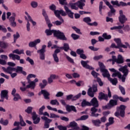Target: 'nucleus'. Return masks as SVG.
I'll return each mask as SVG.
<instances>
[{"instance_id":"f257e3e1","label":"nucleus","mask_w":130,"mask_h":130,"mask_svg":"<svg viewBox=\"0 0 130 130\" xmlns=\"http://www.w3.org/2000/svg\"><path fill=\"white\" fill-rule=\"evenodd\" d=\"M99 65L100 68V71L101 73H103L102 75L103 76V77L107 78L108 80L110 81V82L112 84V85H114V86H116V84H117L118 83L117 79H112L110 78V74H109L108 70L105 69V66H104V64H103V63L101 62H99Z\"/></svg>"},{"instance_id":"f03ea898","label":"nucleus","mask_w":130,"mask_h":130,"mask_svg":"<svg viewBox=\"0 0 130 130\" xmlns=\"http://www.w3.org/2000/svg\"><path fill=\"white\" fill-rule=\"evenodd\" d=\"M45 33L47 36L52 35L53 33L54 36L56 37L58 39H60V40H67V38L66 36H64V34H63V32H61L59 30L46 29L45 30Z\"/></svg>"},{"instance_id":"7ed1b4c3","label":"nucleus","mask_w":130,"mask_h":130,"mask_svg":"<svg viewBox=\"0 0 130 130\" xmlns=\"http://www.w3.org/2000/svg\"><path fill=\"white\" fill-rule=\"evenodd\" d=\"M126 108V107L123 105H121L119 107H117V111L114 114L115 116H116V117H119V116L123 117L125 114V110Z\"/></svg>"},{"instance_id":"20e7f679","label":"nucleus","mask_w":130,"mask_h":130,"mask_svg":"<svg viewBox=\"0 0 130 130\" xmlns=\"http://www.w3.org/2000/svg\"><path fill=\"white\" fill-rule=\"evenodd\" d=\"M114 41L117 43V46H116L115 44L113 43L111 46V47L112 48H121V47L123 48H127V47L129 46V45L127 42L125 43V45L122 44L120 39H114Z\"/></svg>"},{"instance_id":"39448f33","label":"nucleus","mask_w":130,"mask_h":130,"mask_svg":"<svg viewBox=\"0 0 130 130\" xmlns=\"http://www.w3.org/2000/svg\"><path fill=\"white\" fill-rule=\"evenodd\" d=\"M119 71L123 74V76L121 75V78L120 79H121L123 83H124V82H125L126 76L128 75V69H127V66H125L124 67L120 68Z\"/></svg>"},{"instance_id":"423d86ee","label":"nucleus","mask_w":130,"mask_h":130,"mask_svg":"<svg viewBox=\"0 0 130 130\" xmlns=\"http://www.w3.org/2000/svg\"><path fill=\"white\" fill-rule=\"evenodd\" d=\"M8 66H10V67H8L7 68H3V70L6 73H7V74H11L14 73V72H16V68L12 67H15L16 66V64L13 62H8Z\"/></svg>"},{"instance_id":"0eeeda50","label":"nucleus","mask_w":130,"mask_h":130,"mask_svg":"<svg viewBox=\"0 0 130 130\" xmlns=\"http://www.w3.org/2000/svg\"><path fill=\"white\" fill-rule=\"evenodd\" d=\"M46 48V45H43L42 46V48L37 51L38 53L40 54V58L42 60H44L45 59V52L46 50H45Z\"/></svg>"},{"instance_id":"6e6552de","label":"nucleus","mask_w":130,"mask_h":130,"mask_svg":"<svg viewBox=\"0 0 130 130\" xmlns=\"http://www.w3.org/2000/svg\"><path fill=\"white\" fill-rule=\"evenodd\" d=\"M119 15L118 19L120 23L121 24H124L127 21V18H126L125 15H123V11L122 10L119 11Z\"/></svg>"},{"instance_id":"1a4fd4ad","label":"nucleus","mask_w":130,"mask_h":130,"mask_svg":"<svg viewBox=\"0 0 130 130\" xmlns=\"http://www.w3.org/2000/svg\"><path fill=\"white\" fill-rule=\"evenodd\" d=\"M6 15L7 19H9L10 23H11V22H13L16 20V13H11V12H8L6 13Z\"/></svg>"},{"instance_id":"9d476101","label":"nucleus","mask_w":130,"mask_h":130,"mask_svg":"<svg viewBox=\"0 0 130 130\" xmlns=\"http://www.w3.org/2000/svg\"><path fill=\"white\" fill-rule=\"evenodd\" d=\"M41 119L44 120V128H49V123L52 121V120L49 119L46 116H42Z\"/></svg>"},{"instance_id":"9b49d317","label":"nucleus","mask_w":130,"mask_h":130,"mask_svg":"<svg viewBox=\"0 0 130 130\" xmlns=\"http://www.w3.org/2000/svg\"><path fill=\"white\" fill-rule=\"evenodd\" d=\"M116 105H117V101L111 100L108 105L105 106V108H107V109H110V108H112V107L116 106Z\"/></svg>"},{"instance_id":"f8f14e48","label":"nucleus","mask_w":130,"mask_h":130,"mask_svg":"<svg viewBox=\"0 0 130 130\" xmlns=\"http://www.w3.org/2000/svg\"><path fill=\"white\" fill-rule=\"evenodd\" d=\"M32 119L35 124H38L40 122V117H38V115L36 114V112H32Z\"/></svg>"},{"instance_id":"ddd939ff","label":"nucleus","mask_w":130,"mask_h":130,"mask_svg":"<svg viewBox=\"0 0 130 130\" xmlns=\"http://www.w3.org/2000/svg\"><path fill=\"white\" fill-rule=\"evenodd\" d=\"M9 91L7 90H3L1 92V99H5L9 100Z\"/></svg>"},{"instance_id":"4468645a","label":"nucleus","mask_w":130,"mask_h":130,"mask_svg":"<svg viewBox=\"0 0 130 130\" xmlns=\"http://www.w3.org/2000/svg\"><path fill=\"white\" fill-rule=\"evenodd\" d=\"M69 6H70L72 10H79V9H80V10H83V7H82V8H80V7L79 6V4H78V2H76L75 3H70Z\"/></svg>"},{"instance_id":"2eb2a0df","label":"nucleus","mask_w":130,"mask_h":130,"mask_svg":"<svg viewBox=\"0 0 130 130\" xmlns=\"http://www.w3.org/2000/svg\"><path fill=\"white\" fill-rule=\"evenodd\" d=\"M81 63L83 68H85V69H88V70H93V68L92 67L88 65V63H89L88 60H81Z\"/></svg>"},{"instance_id":"dca6fc26","label":"nucleus","mask_w":130,"mask_h":130,"mask_svg":"<svg viewBox=\"0 0 130 130\" xmlns=\"http://www.w3.org/2000/svg\"><path fill=\"white\" fill-rule=\"evenodd\" d=\"M90 106H93V107H98L99 106V104L98 103V101L96 98H93L90 101Z\"/></svg>"},{"instance_id":"f3484780","label":"nucleus","mask_w":130,"mask_h":130,"mask_svg":"<svg viewBox=\"0 0 130 130\" xmlns=\"http://www.w3.org/2000/svg\"><path fill=\"white\" fill-rule=\"evenodd\" d=\"M41 94H43L45 99H49V96H49L50 94L46 90H42L39 93V96H40Z\"/></svg>"},{"instance_id":"a211bd4d","label":"nucleus","mask_w":130,"mask_h":130,"mask_svg":"<svg viewBox=\"0 0 130 130\" xmlns=\"http://www.w3.org/2000/svg\"><path fill=\"white\" fill-rule=\"evenodd\" d=\"M99 99L100 100H106V101H108V96L107 94H105L103 92H101L99 95Z\"/></svg>"},{"instance_id":"6ab92c4d","label":"nucleus","mask_w":130,"mask_h":130,"mask_svg":"<svg viewBox=\"0 0 130 130\" xmlns=\"http://www.w3.org/2000/svg\"><path fill=\"white\" fill-rule=\"evenodd\" d=\"M58 76H56L55 74H51L50 77L48 78V82L49 84H51L53 82V80L57 79Z\"/></svg>"},{"instance_id":"aec40b11","label":"nucleus","mask_w":130,"mask_h":130,"mask_svg":"<svg viewBox=\"0 0 130 130\" xmlns=\"http://www.w3.org/2000/svg\"><path fill=\"white\" fill-rule=\"evenodd\" d=\"M64 9L66 13L68 14L69 17L73 19L74 18V13L72 12V11L69 9L67 6H64Z\"/></svg>"},{"instance_id":"412c9836","label":"nucleus","mask_w":130,"mask_h":130,"mask_svg":"<svg viewBox=\"0 0 130 130\" xmlns=\"http://www.w3.org/2000/svg\"><path fill=\"white\" fill-rule=\"evenodd\" d=\"M40 42H41L40 39H38L33 42H30L28 44V45L29 47H35V46H36V45H37L38 43H40Z\"/></svg>"},{"instance_id":"4be33fe9","label":"nucleus","mask_w":130,"mask_h":130,"mask_svg":"<svg viewBox=\"0 0 130 130\" xmlns=\"http://www.w3.org/2000/svg\"><path fill=\"white\" fill-rule=\"evenodd\" d=\"M91 116H93L94 117H97L99 116V114H95L97 111H98V109H96L95 107H92L91 109Z\"/></svg>"},{"instance_id":"5701e85b","label":"nucleus","mask_w":130,"mask_h":130,"mask_svg":"<svg viewBox=\"0 0 130 130\" xmlns=\"http://www.w3.org/2000/svg\"><path fill=\"white\" fill-rule=\"evenodd\" d=\"M9 57H10V58H12L13 60H16V59L17 60H20L21 58V57H20V56L12 53L9 54Z\"/></svg>"},{"instance_id":"b1692460","label":"nucleus","mask_w":130,"mask_h":130,"mask_svg":"<svg viewBox=\"0 0 130 130\" xmlns=\"http://www.w3.org/2000/svg\"><path fill=\"white\" fill-rule=\"evenodd\" d=\"M70 126L75 130H78L79 128V126H78V124L75 121L71 122L70 124Z\"/></svg>"},{"instance_id":"393cba45","label":"nucleus","mask_w":130,"mask_h":130,"mask_svg":"<svg viewBox=\"0 0 130 130\" xmlns=\"http://www.w3.org/2000/svg\"><path fill=\"white\" fill-rule=\"evenodd\" d=\"M66 109L67 111L69 112L71 111H74V112H77V110H76V107L73 106H67Z\"/></svg>"},{"instance_id":"a878e982","label":"nucleus","mask_w":130,"mask_h":130,"mask_svg":"<svg viewBox=\"0 0 130 130\" xmlns=\"http://www.w3.org/2000/svg\"><path fill=\"white\" fill-rule=\"evenodd\" d=\"M58 19L59 20H60V21L57 20L54 22V24H55V25H56V26H60V25H61L62 23L64 22L63 19H62V17H60Z\"/></svg>"},{"instance_id":"bb28decb","label":"nucleus","mask_w":130,"mask_h":130,"mask_svg":"<svg viewBox=\"0 0 130 130\" xmlns=\"http://www.w3.org/2000/svg\"><path fill=\"white\" fill-rule=\"evenodd\" d=\"M116 62L117 63H123V57L121 55L118 56Z\"/></svg>"},{"instance_id":"cd10ccee","label":"nucleus","mask_w":130,"mask_h":130,"mask_svg":"<svg viewBox=\"0 0 130 130\" xmlns=\"http://www.w3.org/2000/svg\"><path fill=\"white\" fill-rule=\"evenodd\" d=\"M83 21H84L85 23H87L88 26H90V24H91V22H92V19H91L90 17H87L83 18Z\"/></svg>"},{"instance_id":"c85d7f7f","label":"nucleus","mask_w":130,"mask_h":130,"mask_svg":"<svg viewBox=\"0 0 130 130\" xmlns=\"http://www.w3.org/2000/svg\"><path fill=\"white\" fill-rule=\"evenodd\" d=\"M92 122L95 126H100L101 124V121L99 119L92 120Z\"/></svg>"},{"instance_id":"c756f323","label":"nucleus","mask_w":130,"mask_h":130,"mask_svg":"<svg viewBox=\"0 0 130 130\" xmlns=\"http://www.w3.org/2000/svg\"><path fill=\"white\" fill-rule=\"evenodd\" d=\"M59 49H63L64 51H68L69 49H70V46H69V44H64L63 47H60Z\"/></svg>"},{"instance_id":"7c9ffc66","label":"nucleus","mask_w":130,"mask_h":130,"mask_svg":"<svg viewBox=\"0 0 130 130\" xmlns=\"http://www.w3.org/2000/svg\"><path fill=\"white\" fill-rule=\"evenodd\" d=\"M94 91H92V87H90L87 91L88 96L93 98V97H94Z\"/></svg>"},{"instance_id":"2f4dec72","label":"nucleus","mask_w":130,"mask_h":130,"mask_svg":"<svg viewBox=\"0 0 130 130\" xmlns=\"http://www.w3.org/2000/svg\"><path fill=\"white\" fill-rule=\"evenodd\" d=\"M85 3H86V0H80L77 2L78 5L82 9V7H85Z\"/></svg>"},{"instance_id":"473e14b6","label":"nucleus","mask_w":130,"mask_h":130,"mask_svg":"<svg viewBox=\"0 0 130 130\" xmlns=\"http://www.w3.org/2000/svg\"><path fill=\"white\" fill-rule=\"evenodd\" d=\"M9 46V44L4 41H0V47L1 48H7Z\"/></svg>"},{"instance_id":"72a5a7b5","label":"nucleus","mask_w":130,"mask_h":130,"mask_svg":"<svg viewBox=\"0 0 130 130\" xmlns=\"http://www.w3.org/2000/svg\"><path fill=\"white\" fill-rule=\"evenodd\" d=\"M112 77L113 78H115V77H118L119 79H120L121 78V74L119 72L116 71V72H114V73L112 75Z\"/></svg>"},{"instance_id":"f704fd0d","label":"nucleus","mask_w":130,"mask_h":130,"mask_svg":"<svg viewBox=\"0 0 130 130\" xmlns=\"http://www.w3.org/2000/svg\"><path fill=\"white\" fill-rule=\"evenodd\" d=\"M43 16L45 17L46 23H49V18H48V16L44 10H43Z\"/></svg>"},{"instance_id":"c9c22d12","label":"nucleus","mask_w":130,"mask_h":130,"mask_svg":"<svg viewBox=\"0 0 130 130\" xmlns=\"http://www.w3.org/2000/svg\"><path fill=\"white\" fill-rule=\"evenodd\" d=\"M123 27H124V24H123V23L122 24V25H118V26H117V30H118L119 33H121V34H123V31H122V30Z\"/></svg>"},{"instance_id":"e433bc0d","label":"nucleus","mask_w":130,"mask_h":130,"mask_svg":"<svg viewBox=\"0 0 130 130\" xmlns=\"http://www.w3.org/2000/svg\"><path fill=\"white\" fill-rule=\"evenodd\" d=\"M13 53H16V54H24V50H20L17 49L14 51H13Z\"/></svg>"},{"instance_id":"4c0bfd02","label":"nucleus","mask_w":130,"mask_h":130,"mask_svg":"<svg viewBox=\"0 0 130 130\" xmlns=\"http://www.w3.org/2000/svg\"><path fill=\"white\" fill-rule=\"evenodd\" d=\"M81 106L82 107H86V106H90V102H87V101L84 100L81 103Z\"/></svg>"},{"instance_id":"58836bf2","label":"nucleus","mask_w":130,"mask_h":130,"mask_svg":"<svg viewBox=\"0 0 130 130\" xmlns=\"http://www.w3.org/2000/svg\"><path fill=\"white\" fill-rule=\"evenodd\" d=\"M29 83V84L27 85L26 88H31V89H34V88H35L36 86L35 82L31 81Z\"/></svg>"},{"instance_id":"ea45409f","label":"nucleus","mask_w":130,"mask_h":130,"mask_svg":"<svg viewBox=\"0 0 130 130\" xmlns=\"http://www.w3.org/2000/svg\"><path fill=\"white\" fill-rule=\"evenodd\" d=\"M13 96L14 101H18L19 100H20V99H21V96H20V95L18 93H16L15 94H14V95H13Z\"/></svg>"},{"instance_id":"a19ab883","label":"nucleus","mask_w":130,"mask_h":130,"mask_svg":"<svg viewBox=\"0 0 130 130\" xmlns=\"http://www.w3.org/2000/svg\"><path fill=\"white\" fill-rule=\"evenodd\" d=\"M25 14L26 15V16H25V20H26V21H30L31 20H32V17H31V16H30V15H29V13H28V12H25Z\"/></svg>"},{"instance_id":"79ce46f5","label":"nucleus","mask_w":130,"mask_h":130,"mask_svg":"<svg viewBox=\"0 0 130 130\" xmlns=\"http://www.w3.org/2000/svg\"><path fill=\"white\" fill-rule=\"evenodd\" d=\"M19 118L20 125H21V126H25V125H26V123H25V122H24V120H23V117H22V116L19 115Z\"/></svg>"},{"instance_id":"37998d69","label":"nucleus","mask_w":130,"mask_h":130,"mask_svg":"<svg viewBox=\"0 0 130 130\" xmlns=\"http://www.w3.org/2000/svg\"><path fill=\"white\" fill-rule=\"evenodd\" d=\"M14 38V42L15 43L16 41H17V39L18 38H20V34L19 32H17L16 34H14L13 35Z\"/></svg>"},{"instance_id":"c03bdc74","label":"nucleus","mask_w":130,"mask_h":130,"mask_svg":"<svg viewBox=\"0 0 130 130\" xmlns=\"http://www.w3.org/2000/svg\"><path fill=\"white\" fill-rule=\"evenodd\" d=\"M50 104L51 105H59V103H58V101H57V100H51L50 102Z\"/></svg>"},{"instance_id":"a18cd8bd","label":"nucleus","mask_w":130,"mask_h":130,"mask_svg":"<svg viewBox=\"0 0 130 130\" xmlns=\"http://www.w3.org/2000/svg\"><path fill=\"white\" fill-rule=\"evenodd\" d=\"M103 37L107 40H109V39H111V36L110 35H107V33H104L103 34Z\"/></svg>"},{"instance_id":"49530a36","label":"nucleus","mask_w":130,"mask_h":130,"mask_svg":"<svg viewBox=\"0 0 130 130\" xmlns=\"http://www.w3.org/2000/svg\"><path fill=\"white\" fill-rule=\"evenodd\" d=\"M81 93H79V94H77L74 96V95H73L72 101H76V100H78V99H79V98L81 97Z\"/></svg>"},{"instance_id":"de8ad7c7","label":"nucleus","mask_w":130,"mask_h":130,"mask_svg":"<svg viewBox=\"0 0 130 130\" xmlns=\"http://www.w3.org/2000/svg\"><path fill=\"white\" fill-rule=\"evenodd\" d=\"M54 14L57 18H61V16H60V10H55Z\"/></svg>"},{"instance_id":"09e8293b","label":"nucleus","mask_w":130,"mask_h":130,"mask_svg":"<svg viewBox=\"0 0 130 130\" xmlns=\"http://www.w3.org/2000/svg\"><path fill=\"white\" fill-rule=\"evenodd\" d=\"M0 123H1V124H3V125H8L9 124V120H5L4 121L3 119H1L0 120Z\"/></svg>"},{"instance_id":"8fccbe9b","label":"nucleus","mask_w":130,"mask_h":130,"mask_svg":"<svg viewBox=\"0 0 130 130\" xmlns=\"http://www.w3.org/2000/svg\"><path fill=\"white\" fill-rule=\"evenodd\" d=\"M53 57L55 62H59V59L57 57V54H53Z\"/></svg>"},{"instance_id":"3c124183","label":"nucleus","mask_w":130,"mask_h":130,"mask_svg":"<svg viewBox=\"0 0 130 130\" xmlns=\"http://www.w3.org/2000/svg\"><path fill=\"white\" fill-rule=\"evenodd\" d=\"M30 5L32 8H33L34 9H36V8L38 7V3L35 1L32 2Z\"/></svg>"},{"instance_id":"603ef678","label":"nucleus","mask_w":130,"mask_h":130,"mask_svg":"<svg viewBox=\"0 0 130 130\" xmlns=\"http://www.w3.org/2000/svg\"><path fill=\"white\" fill-rule=\"evenodd\" d=\"M45 109V106H42L41 108L39 109V114L40 115H42L43 114V111Z\"/></svg>"},{"instance_id":"864d4df0","label":"nucleus","mask_w":130,"mask_h":130,"mask_svg":"<svg viewBox=\"0 0 130 130\" xmlns=\"http://www.w3.org/2000/svg\"><path fill=\"white\" fill-rule=\"evenodd\" d=\"M103 8V2H101L100 3V6H99V11H100V14L102 16L103 15L102 14V9Z\"/></svg>"},{"instance_id":"5fc2aeb1","label":"nucleus","mask_w":130,"mask_h":130,"mask_svg":"<svg viewBox=\"0 0 130 130\" xmlns=\"http://www.w3.org/2000/svg\"><path fill=\"white\" fill-rule=\"evenodd\" d=\"M119 90H120L121 93L122 95H125V89H124V88L122 87L121 85L119 86Z\"/></svg>"},{"instance_id":"6e6d98bb","label":"nucleus","mask_w":130,"mask_h":130,"mask_svg":"<svg viewBox=\"0 0 130 130\" xmlns=\"http://www.w3.org/2000/svg\"><path fill=\"white\" fill-rule=\"evenodd\" d=\"M85 83L83 81H79L78 82L76 83V85H77L78 87H81V86H84Z\"/></svg>"},{"instance_id":"4d7b16f0","label":"nucleus","mask_w":130,"mask_h":130,"mask_svg":"<svg viewBox=\"0 0 130 130\" xmlns=\"http://www.w3.org/2000/svg\"><path fill=\"white\" fill-rule=\"evenodd\" d=\"M111 4H112L113 6H117V7H119V3L117 0H116L115 1H111Z\"/></svg>"},{"instance_id":"13d9d810","label":"nucleus","mask_w":130,"mask_h":130,"mask_svg":"<svg viewBox=\"0 0 130 130\" xmlns=\"http://www.w3.org/2000/svg\"><path fill=\"white\" fill-rule=\"evenodd\" d=\"M71 37H72L74 40H77V39H79V38H80V36L75 34H72L71 35Z\"/></svg>"},{"instance_id":"bf43d9fd","label":"nucleus","mask_w":130,"mask_h":130,"mask_svg":"<svg viewBox=\"0 0 130 130\" xmlns=\"http://www.w3.org/2000/svg\"><path fill=\"white\" fill-rule=\"evenodd\" d=\"M118 99L120 100V101H121V102H126L127 101H128V100H129V99L128 98L123 99V98L121 96L119 97Z\"/></svg>"},{"instance_id":"052dcab7","label":"nucleus","mask_w":130,"mask_h":130,"mask_svg":"<svg viewBox=\"0 0 130 130\" xmlns=\"http://www.w3.org/2000/svg\"><path fill=\"white\" fill-rule=\"evenodd\" d=\"M72 28L76 32V33H78V34H82V32H81V30L80 29L77 28L76 26H73Z\"/></svg>"},{"instance_id":"680f3d73","label":"nucleus","mask_w":130,"mask_h":130,"mask_svg":"<svg viewBox=\"0 0 130 130\" xmlns=\"http://www.w3.org/2000/svg\"><path fill=\"white\" fill-rule=\"evenodd\" d=\"M23 71V68L21 67H17V68H15L16 73H21Z\"/></svg>"},{"instance_id":"e2e57ef3","label":"nucleus","mask_w":130,"mask_h":130,"mask_svg":"<svg viewBox=\"0 0 130 130\" xmlns=\"http://www.w3.org/2000/svg\"><path fill=\"white\" fill-rule=\"evenodd\" d=\"M76 52L77 54L81 55V54H83V53H84V50H83L82 49H78L77 50Z\"/></svg>"},{"instance_id":"0e129e2a","label":"nucleus","mask_w":130,"mask_h":130,"mask_svg":"<svg viewBox=\"0 0 130 130\" xmlns=\"http://www.w3.org/2000/svg\"><path fill=\"white\" fill-rule=\"evenodd\" d=\"M31 78H36V75L32 74H29L27 77V80H28V81H30V79H31Z\"/></svg>"},{"instance_id":"69168bd1","label":"nucleus","mask_w":130,"mask_h":130,"mask_svg":"<svg viewBox=\"0 0 130 130\" xmlns=\"http://www.w3.org/2000/svg\"><path fill=\"white\" fill-rule=\"evenodd\" d=\"M0 31H3L4 33L7 32V28L4 26V25H0Z\"/></svg>"},{"instance_id":"338daca9","label":"nucleus","mask_w":130,"mask_h":130,"mask_svg":"<svg viewBox=\"0 0 130 130\" xmlns=\"http://www.w3.org/2000/svg\"><path fill=\"white\" fill-rule=\"evenodd\" d=\"M57 128L59 130H67V127L62 125H58Z\"/></svg>"},{"instance_id":"774afa93","label":"nucleus","mask_w":130,"mask_h":130,"mask_svg":"<svg viewBox=\"0 0 130 130\" xmlns=\"http://www.w3.org/2000/svg\"><path fill=\"white\" fill-rule=\"evenodd\" d=\"M55 96L56 97H62V96H63V92L61 91H58L57 92Z\"/></svg>"}]
</instances>
